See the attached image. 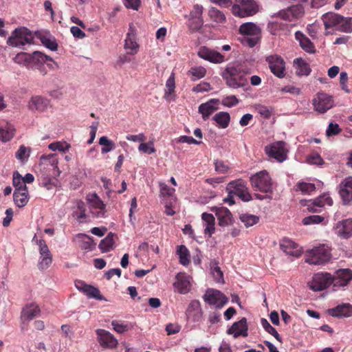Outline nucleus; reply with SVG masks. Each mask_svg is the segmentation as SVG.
I'll return each instance as SVG.
<instances>
[{
	"instance_id": "1",
	"label": "nucleus",
	"mask_w": 352,
	"mask_h": 352,
	"mask_svg": "<svg viewBox=\"0 0 352 352\" xmlns=\"http://www.w3.org/2000/svg\"><path fill=\"white\" fill-rule=\"evenodd\" d=\"M221 76L226 84L231 88L243 87L247 83L244 72L240 67L232 65H228L221 73Z\"/></svg>"
},
{
	"instance_id": "2",
	"label": "nucleus",
	"mask_w": 352,
	"mask_h": 352,
	"mask_svg": "<svg viewBox=\"0 0 352 352\" xmlns=\"http://www.w3.org/2000/svg\"><path fill=\"white\" fill-rule=\"evenodd\" d=\"M322 19L325 29L333 28L341 32H352V18H344L334 12H327L322 15Z\"/></svg>"
},
{
	"instance_id": "3",
	"label": "nucleus",
	"mask_w": 352,
	"mask_h": 352,
	"mask_svg": "<svg viewBox=\"0 0 352 352\" xmlns=\"http://www.w3.org/2000/svg\"><path fill=\"white\" fill-rule=\"evenodd\" d=\"M258 12V5L254 0H236L232 6V14L241 18L251 16Z\"/></svg>"
},
{
	"instance_id": "4",
	"label": "nucleus",
	"mask_w": 352,
	"mask_h": 352,
	"mask_svg": "<svg viewBox=\"0 0 352 352\" xmlns=\"http://www.w3.org/2000/svg\"><path fill=\"white\" fill-rule=\"evenodd\" d=\"M330 258L331 254L329 247L322 245L307 252L305 262L311 265H321L329 261Z\"/></svg>"
},
{
	"instance_id": "5",
	"label": "nucleus",
	"mask_w": 352,
	"mask_h": 352,
	"mask_svg": "<svg viewBox=\"0 0 352 352\" xmlns=\"http://www.w3.org/2000/svg\"><path fill=\"white\" fill-rule=\"evenodd\" d=\"M252 188L264 192H272V179L267 170H261L250 177Z\"/></svg>"
},
{
	"instance_id": "6",
	"label": "nucleus",
	"mask_w": 352,
	"mask_h": 352,
	"mask_svg": "<svg viewBox=\"0 0 352 352\" xmlns=\"http://www.w3.org/2000/svg\"><path fill=\"white\" fill-rule=\"evenodd\" d=\"M32 32L26 28L15 29L11 36L8 39V44L13 47H21L30 43L33 40Z\"/></svg>"
},
{
	"instance_id": "7",
	"label": "nucleus",
	"mask_w": 352,
	"mask_h": 352,
	"mask_svg": "<svg viewBox=\"0 0 352 352\" xmlns=\"http://www.w3.org/2000/svg\"><path fill=\"white\" fill-rule=\"evenodd\" d=\"M285 142L278 141L265 148L266 154L270 157L275 159L278 162H283L287 157V149L285 148Z\"/></svg>"
},
{
	"instance_id": "8",
	"label": "nucleus",
	"mask_w": 352,
	"mask_h": 352,
	"mask_svg": "<svg viewBox=\"0 0 352 352\" xmlns=\"http://www.w3.org/2000/svg\"><path fill=\"white\" fill-rule=\"evenodd\" d=\"M227 190L230 193L238 196L243 201H249L252 199L246 183L241 179L230 182L227 186Z\"/></svg>"
},
{
	"instance_id": "9",
	"label": "nucleus",
	"mask_w": 352,
	"mask_h": 352,
	"mask_svg": "<svg viewBox=\"0 0 352 352\" xmlns=\"http://www.w3.org/2000/svg\"><path fill=\"white\" fill-rule=\"evenodd\" d=\"M315 111L320 113H324L334 105L332 96L325 93H318L312 100Z\"/></svg>"
},
{
	"instance_id": "10",
	"label": "nucleus",
	"mask_w": 352,
	"mask_h": 352,
	"mask_svg": "<svg viewBox=\"0 0 352 352\" xmlns=\"http://www.w3.org/2000/svg\"><path fill=\"white\" fill-rule=\"evenodd\" d=\"M333 285L332 276L327 272L317 273L314 275L310 288L314 291H322Z\"/></svg>"
},
{
	"instance_id": "11",
	"label": "nucleus",
	"mask_w": 352,
	"mask_h": 352,
	"mask_svg": "<svg viewBox=\"0 0 352 352\" xmlns=\"http://www.w3.org/2000/svg\"><path fill=\"white\" fill-rule=\"evenodd\" d=\"M304 12L303 6L298 4L292 6L287 9L280 10L274 16L291 22L293 20L301 18L304 15Z\"/></svg>"
},
{
	"instance_id": "12",
	"label": "nucleus",
	"mask_w": 352,
	"mask_h": 352,
	"mask_svg": "<svg viewBox=\"0 0 352 352\" xmlns=\"http://www.w3.org/2000/svg\"><path fill=\"white\" fill-rule=\"evenodd\" d=\"M204 299L205 302L217 308H221L228 300V298L222 292L214 289H207Z\"/></svg>"
},
{
	"instance_id": "13",
	"label": "nucleus",
	"mask_w": 352,
	"mask_h": 352,
	"mask_svg": "<svg viewBox=\"0 0 352 352\" xmlns=\"http://www.w3.org/2000/svg\"><path fill=\"white\" fill-rule=\"evenodd\" d=\"M271 72L278 78L285 76V63L284 60L278 55H271L266 58Z\"/></svg>"
},
{
	"instance_id": "14",
	"label": "nucleus",
	"mask_w": 352,
	"mask_h": 352,
	"mask_svg": "<svg viewBox=\"0 0 352 352\" xmlns=\"http://www.w3.org/2000/svg\"><path fill=\"white\" fill-rule=\"evenodd\" d=\"M96 333L98 336V341L102 348L113 349L117 347L118 344V340L110 332L99 329L96 330Z\"/></svg>"
},
{
	"instance_id": "15",
	"label": "nucleus",
	"mask_w": 352,
	"mask_h": 352,
	"mask_svg": "<svg viewBox=\"0 0 352 352\" xmlns=\"http://www.w3.org/2000/svg\"><path fill=\"white\" fill-rule=\"evenodd\" d=\"M124 50L127 54L135 55L139 51L140 45L137 42L135 28L131 24L124 41Z\"/></svg>"
},
{
	"instance_id": "16",
	"label": "nucleus",
	"mask_w": 352,
	"mask_h": 352,
	"mask_svg": "<svg viewBox=\"0 0 352 352\" xmlns=\"http://www.w3.org/2000/svg\"><path fill=\"white\" fill-rule=\"evenodd\" d=\"M89 212L96 218L103 217L106 212L105 204L96 193L89 196Z\"/></svg>"
},
{
	"instance_id": "17",
	"label": "nucleus",
	"mask_w": 352,
	"mask_h": 352,
	"mask_svg": "<svg viewBox=\"0 0 352 352\" xmlns=\"http://www.w3.org/2000/svg\"><path fill=\"white\" fill-rule=\"evenodd\" d=\"M198 56L212 63H221L226 60L225 56L221 53L206 46L199 48Z\"/></svg>"
},
{
	"instance_id": "18",
	"label": "nucleus",
	"mask_w": 352,
	"mask_h": 352,
	"mask_svg": "<svg viewBox=\"0 0 352 352\" xmlns=\"http://www.w3.org/2000/svg\"><path fill=\"white\" fill-rule=\"evenodd\" d=\"M28 107L31 111L44 112L50 107V101L42 96H33L29 100Z\"/></svg>"
},
{
	"instance_id": "19",
	"label": "nucleus",
	"mask_w": 352,
	"mask_h": 352,
	"mask_svg": "<svg viewBox=\"0 0 352 352\" xmlns=\"http://www.w3.org/2000/svg\"><path fill=\"white\" fill-rule=\"evenodd\" d=\"M352 280V271L349 269H340L332 276L333 287H344Z\"/></svg>"
},
{
	"instance_id": "20",
	"label": "nucleus",
	"mask_w": 352,
	"mask_h": 352,
	"mask_svg": "<svg viewBox=\"0 0 352 352\" xmlns=\"http://www.w3.org/2000/svg\"><path fill=\"white\" fill-rule=\"evenodd\" d=\"M248 327L247 319L242 318L240 320L235 322L228 329L227 333L228 335H233L234 338L239 336L247 337L248 336Z\"/></svg>"
},
{
	"instance_id": "21",
	"label": "nucleus",
	"mask_w": 352,
	"mask_h": 352,
	"mask_svg": "<svg viewBox=\"0 0 352 352\" xmlns=\"http://www.w3.org/2000/svg\"><path fill=\"white\" fill-rule=\"evenodd\" d=\"M339 194L344 204L352 201V177L345 178L340 184Z\"/></svg>"
},
{
	"instance_id": "22",
	"label": "nucleus",
	"mask_w": 352,
	"mask_h": 352,
	"mask_svg": "<svg viewBox=\"0 0 352 352\" xmlns=\"http://www.w3.org/2000/svg\"><path fill=\"white\" fill-rule=\"evenodd\" d=\"M280 249L287 254L299 257L302 254V250L298 245L288 238H283L280 241Z\"/></svg>"
},
{
	"instance_id": "23",
	"label": "nucleus",
	"mask_w": 352,
	"mask_h": 352,
	"mask_svg": "<svg viewBox=\"0 0 352 352\" xmlns=\"http://www.w3.org/2000/svg\"><path fill=\"white\" fill-rule=\"evenodd\" d=\"M176 281L173 285L180 294H187L190 289V277L186 273L179 272L176 275Z\"/></svg>"
},
{
	"instance_id": "24",
	"label": "nucleus",
	"mask_w": 352,
	"mask_h": 352,
	"mask_svg": "<svg viewBox=\"0 0 352 352\" xmlns=\"http://www.w3.org/2000/svg\"><path fill=\"white\" fill-rule=\"evenodd\" d=\"M212 210L215 212L220 226H228L232 224V214L227 208H216Z\"/></svg>"
},
{
	"instance_id": "25",
	"label": "nucleus",
	"mask_w": 352,
	"mask_h": 352,
	"mask_svg": "<svg viewBox=\"0 0 352 352\" xmlns=\"http://www.w3.org/2000/svg\"><path fill=\"white\" fill-rule=\"evenodd\" d=\"M328 313L330 316L336 318H348L352 316V305L343 303L334 308L329 309Z\"/></svg>"
},
{
	"instance_id": "26",
	"label": "nucleus",
	"mask_w": 352,
	"mask_h": 352,
	"mask_svg": "<svg viewBox=\"0 0 352 352\" xmlns=\"http://www.w3.org/2000/svg\"><path fill=\"white\" fill-rule=\"evenodd\" d=\"M187 318L192 322H198L202 317V310L199 300H192L186 309Z\"/></svg>"
},
{
	"instance_id": "27",
	"label": "nucleus",
	"mask_w": 352,
	"mask_h": 352,
	"mask_svg": "<svg viewBox=\"0 0 352 352\" xmlns=\"http://www.w3.org/2000/svg\"><path fill=\"white\" fill-rule=\"evenodd\" d=\"M219 103L218 99H211L205 103H202L199 107V112L201 114L204 120H207L212 113L218 108L217 105Z\"/></svg>"
},
{
	"instance_id": "28",
	"label": "nucleus",
	"mask_w": 352,
	"mask_h": 352,
	"mask_svg": "<svg viewBox=\"0 0 352 352\" xmlns=\"http://www.w3.org/2000/svg\"><path fill=\"white\" fill-rule=\"evenodd\" d=\"M336 233L344 239H348L352 234V221L349 219H345L340 221L336 225Z\"/></svg>"
},
{
	"instance_id": "29",
	"label": "nucleus",
	"mask_w": 352,
	"mask_h": 352,
	"mask_svg": "<svg viewBox=\"0 0 352 352\" xmlns=\"http://www.w3.org/2000/svg\"><path fill=\"white\" fill-rule=\"evenodd\" d=\"M54 164H58V159L55 154H50L48 155H42L40 158V171L47 172L48 169H54ZM55 170H56L55 169Z\"/></svg>"
},
{
	"instance_id": "30",
	"label": "nucleus",
	"mask_w": 352,
	"mask_h": 352,
	"mask_svg": "<svg viewBox=\"0 0 352 352\" xmlns=\"http://www.w3.org/2000/svg\"><path fill=\"white\" fill-rule=\"evenodd\" d=\"M295 38L299 42L300 46L308 53H314L315 46L311 40L300 31L295 33Z\"/></svg>"
},
{
	"instance_id": "31",
	"label": "nucleus",
	"mask_w": 352,
	"mask_h": 352,
	"mask_svg": "<svg viewBox=\"0 0 352 352\" xmlns=\"http://www.w3.org/2000/svg\"><path fill=\"white\" fill-rule=\"evenodd\" d=\"M45 54L40 52L36 51L32 53L30 56L26 53L18 54L15 57V61L20 63L21 60H28V59H32L33 61L37 62L38 63H45Z\"/></svg>"
},
{
	"instance_id": "32",
	"label": "nucleus",
	"mask_w": 352,
	"mask_h": 352,
	"mask_svg": "<svg viewBox=\"0 0 352 352\" xmlns=\"http://www.w3.org/2000/svg\"><path fill=\"white\" fill-rule=\"evenodd\" d=\"M201 219L204 222V234H208V236H211L215 230V219L213 214L204 212L201 215Z\"/></svg>"
},
{
	"instance_id": "33",
	"label": "nucleus",
	"mask_w": 352,
	"mask_h": 352,
	"mask_svg": "<svg viewBox=\"0 0 352 352\" xmlns=\"http://www.w3.org/2000/svg\"><path fill=\"white\" fill-rule=\"evenodd\" d=\"M40 313L38 305L31 304L25 307L21 312V319L23 321H30Z\"/></svg>"
},
{
	"instance_id": "34",
	"label": "nucleus",
	"mask_w": 352,
	"mask_h": 352,
	"mask_svg": "<svg viewBox=\"0 0 352 352\" xmlns=\"http://www.w3.org/2000/svg\"><path fill=\"white\" fill-rule=\"evenodd\" d=\"M294 65L298 76H308L311 71L309 65L302 58H296Z\"/></svg>"
},
{
	"instance_id": "35",
	"label": "nucleus",
	"mask_w": 352,
	"mask_h": 352,
	"mask_svg": "<svg viewBox=\"0 0 352 352\" xmlns=\"http://www.w3.org/2000/svg\"><path fill=\"white\" fill-rule=\"evenodd\" d=\"M239 32L243 35L258 36L260 29L253 23H245L240 26Z\"/></svg>"
},
{
	"instance_id": "36",
	"label": "nucleus",
	"mask_w": 352,
	"mask_h": 352,
	"mask_svg": "<svg viewBox=\"0 0 352 352\" xmlns=\"http://www.w3.org/2000/svg\"><path fill=\"white\" fill-rule=\"evenodd\" d=\"M217 122L218 126L221 129H226L228 126L230 121V116L228 112L220 111L217 113L212 118Z\"/></svg>"
},
{
	"instance_id": "37",
	"label": "nucleus",
	"mask_w": 352,
	"mask_h": 352,
	"mask_svg": "<svg viewBox=\"0 0 352 352\" xmlns=\"http://www.w3.org/2000/svg\"><path fill=\"white\" fill-rule=\"evenodd\" d=\"M13 199L14 204L19 208L24 207L28 202L29 196H28V190L27 191H14L13 193Z\"/></svg>"
},
{
	"instance_id": "38",
	"label": "nucleus",
	"mask_w": 352,
	"mask_h": 352,
	"mask_svg": "<svg viewBox=\"0 0 352 352\" xmlns=\"http://www.w3.org/2000/svg\"><path fill=\"white\" fill-rule=\"evenodd\" d=\"M292 25L282 22L272 21L269 23L268 28L270 30L271 34L276 35L279 31L289 32Z\"/></svg>"
},
{
	"instance_id": "39",
	"label": "nucleus",
	"mask_w": 352,
	"mask_h": 352,
	"mask_svg": "<svg viewBox=\"0 0 352 352\" xmlns=\"http://www.w3.org/2000/svg\"><path fill=\"white\" fill-rule=\"evenodd\" d=\"M38 38L41 40V42L45 45L47 48L50 49L52 51H56L58 49V44L56 41V39L47 34H39Z\"/></svg>"
},
{
	"instance_id": "40",
	"label": "nucleus",
	"mask_w": 352,
	"mask_h": 352,
	"mask_svg": "<svg viewBox=\"0 0 352 352\" xmlns=\"http://www.w3.org/2000/svg\"><path fill=\"white\" fill-rule=\"evenodd\" d=\"M177 252L179 255V263L184 266L188 265L190 262V252L188 248L184 245H179Z\"/></svg>"
},
{
	"instance_id": "41",
	"label": "nucleus",
	"mask_w": 352,
	"mask_h": 352,
	"mask_svg": "<svg viewBox=\"0 0 352 352\" xmlns=\"http://www.w3.org/2000/svg\"><path fill=\"white\" fill-rule=\"evenodd\" d=\"M208 15L211 20L216 23H223L226 21L224 13L214 7H212L209 9Z\"/></svg>"
},
{
	"instance_id": "42",
	"label": "nucleus",
	"mask_w": 352,
	"mask_h": 352,
	"mask_svg": "<svg viewBox=\"0 0 352 352\" xmlns=\"http://www.w3.org/2000/svg\"><path fill=\"white\" fill-rule=\"evenodd\" d=\"M114 234L109 232L107 236L100 241L99 248L102 252H109L113 248L114 244Z\"/></svg>"
},
{
	"instance_id": "43",
	"label": "nucleus",
	"mask_w": 352,
	"mask_h": 352,
	"mask_svg": "<svg viewBox=\"0 0 352 352\" xmlns=\"http://www.w3.org/2000/svg\"><path fill=\"white\" fill-rule=\"evenodd\" d=\"M12 183L13 186L15 187L14 191L25 192L28 190V187L23 182L22 177L18 171H14L13 173Z\"/></svg>"
},
{
	"instance_id": "44",
	"label": "nucleus",
	"mask_w": 352,
	"mask_h": 352,
	"mask_svg": "<svg viewBox=\"0 0 352 352\" xmlns=\"http://www.w3.org/2000/svg\"><path fill=\"white\" fill-rule=\"evenodd\" d=\"M261 325L263 326V329L270 334L273 336L278 342H282V338L279 335V333L277 332L276 329L273 327L270 322L267 321L265 318H261Z\"/></svg>"
},
{
	"instance_id": "45",
	"label": "nucleus",
	"mask_w": 352,
	"mask_h": 352,
	"mask_svg": "<svg viewBox=\"0 0 352 352\" xmlns=\"http://www.w3.org/2000/svg\"><path fill=\"white\" fill-rule=\"evenodd\" d=\"M188 74L191 76V80L195 81L204 78L206 76V69L201 66L194 67L190 68Z\"/></svg>"
},
{
	"instance_id": "46",
	"label": "nucleus",
	"mask_w": 352,
	"mask_h": 352,
	"mask_svg": "<svg viewBox=\"0 0 352 352\" xmlns=\"http://www.w3.org/2000/svg\"><path fill=\"white\" fill-rule=\"evenodd\" d=\"M239 219L247 228L252 226L259 221V217L258 216L250 214H241Z\"/></svg>"
},
{
	"instance_id": "47",
	"label": "nucleus",
	"mask_w": 352,
	"mask_h": 352,
	"mask_svg": "<svg viewBox=\"0 0 352 352\" xmlns=\"http://www.w3.org/2000/svg\"><path fill=\"white\" fill-rule=\"evenodd\" d=\"M52 262V254L51 252L40 255V260L38 263V267L39 270H43L47 269Z\"/></svg>"
},
{
	"instance_id": "48",
	"label": "nucleus",
	"mask_w": 352,
	"mask_h": 352,
	"mask_svg": "<svg viewBox=\"0 0 352 352\" xmlns=\"http://www.w3.org/2000/svg\"><path fill=\"white\" fill-rule=\"evenodd\" d=\"M99 144L103 146L101 148L102 153H107L115 148L114 142L109 140L106 136L100 138Z\"/></svg>"
},
{
	"instance_id": "49",
	"label": "nucleus",
	"mask_w": 352,
	"mask_h": 352,
	"mask_svg": "<svg viewBox=\"0 0 352 352\" xmlns=\"http://www.w3.org/2000/svg\"><path fill=\"white\" fill-rule=\"evenodd\" d=\"M74 241L82 250L88 248V235L82 233L77 234L74 237Z\"/></svg>"
},
{
	"instance_id": "50",
	"label": "nucleus",
	"mask_w": 352,
	"mask_h": 352,
	"mask_svg": "<svg viewBox=\"0 0 352 352\" xmlns=\"http://www.w3.org/2000/svg\"><path fill=\"white\" fill-rule=\"evenodd\" d=\"M42 177V184L47 189H52L53 186H56L58 184V180H54L49 175L47 172H41Z\"/></svg>"
},
{
	"instance_id": "51",
	"label": "nucleus",
	"mask_w": 352,
	"mask_h": 352,
	"mask_svg": "<svg viewBox=\"0 0 352 352\" xmlns=\"http://www.w3.org/2000/svg\"><path fill=\"white\" fill-rule=\"evenodd\" d=\"M310 203L307 204V209L309 211L312 212H316L319 211L318 208H320L324 206L322 195L318 197L314 201H309Z\"/></svg>"
},
{
	"instance_id": "52",
	"label": "nucleus",
	"mask_w": 352,
	"mask_h": 352,
	"mask_svg": "<svg viewBox=\"0 0 352 352\" xmlns=\"http://www.w3.org/2000/svg\"><path fill=\"white\" fill-rule=\"evenodd\" d=\"M310 203L307 204V209L309 211L312 212H316L319 211L318 208H320L324 206L322 195L318 197L314 201H309Z\"/></svg>"
},
{
	"instance_id": "53",
	"label": "nucleus",
	"mask_w": 352,
	"mask_h": 352,
	"mask_svg": "<svg viewBox=\"0 0 352 352\" xmlns=\"http://www.w3.org/2000/svg\"><path fill=\"white\" fill-rule=\"evenodd\" d=\"M204 24L203 18H188V26L192 32L199 31Z\"/></svg>"
},
{
	"instance_id": "54",
	"label": "nucleus",
	"mask_w": 352,
	"mask_h": 352,
	"mask_svg": "<svg viewBox=\"0 0 352 352\" xmlns=\"http://www.w3.org/2000/svg\"><path fill=\"white\" fill-rule=\"evenodd\" d=\"M166 89L165 90L164 98H167L169 95L175 92V74L172 73L166 82Z\"/></svg>"
},
{
	"instance_id": "55",
	"label": "nucleus",
	"mask_w": 352,
	"mask_h": 352,
	"mask_svg": "<svg viewBox=\"0 0 352 352\" xmlns=\"http://www.w3.org/2000/svg\"><path fill=\"white\" fill-rule=\"evenodd\" d=\"M48 148L53 151L65 152L70 148V145L66 142H56L50 144Z\"/></svg>"
},
{
	"instance_id": "56",
	"label": "nucleus",
	"mask_w": 352,
	"mask_h": 352,
	"mask_svg": "<svg viewBox=\"0 0 352 352\" xmlns=\"http://www.w3.org/2000/svg\"><path fill=\"white\" fill-rule=\"evenodd\" d=\"M297 188L305 194H309L316 190V187L314 184L307 182H299L297 185Z\"/></svg>"
},
{
	"instance_id": "57",
	"label": "nucleus",
	"mask_w": 352,
	"mask_h": 352,
	"mask_svg": "<svg viewBox=\"0 0 352 352\" xmlns=\"http://www.w3.org/2000/svg\"><path fill=\"white\" fill-rule=\"evenodd\" d=\"M30 148H26L24 145L20 146L19 148L15 153V157L17 160L23 162L27 157H29Z\"/></svg>"
},
{
	"instance_id": "58",
	"label": "nucleus",
	"mask_w": 352,
	"mask_h": 352,
	"mask_svg": "<svg viewBox=\"0 0 352 352\" xmlns=\"http://www.w3.org/2000/svg\"><path fill=\"white\" fill-rule=\"evenodd\" d=\"M324 219V218L320 215H310L302 219V223L304 225L316 224L322 222Z\"/></svg>"
},
{
	"instance_id": "59",
	"label": "nucleus",
	"mask_w": 352,
	"mask_h": 352,
	"mask_svg": "<svg viewBox=\"0 0 352 352\" xmlns=\"http://www.w3.org/2000/svg\"><path fill=\"white\" fill-rule=\"evenodd\" d=\"M111 325L113 330L118 333H123L129 329V326L128 324L120 322L118 320H113L111 322Z\"/></svg>"
},
{
	"instance_id": "60",
	"label": "nucleus",
	"mask_w": 352,
	"mask_h": 352,
	"mask_svg": "<svg viewBox=\"0 0 352 352\" xmlns=\"http://www.w3.org/2000/svg\"><path fill=\"white\" fill-rule=\"evenodd\" d=\"M36 235L35 234L32 241H35L36 243L38 245V250L40 255H43L45 254H48L50 252V250L48 246L46 244V242L43 239H36Z\"/></svg>"
},
{
	"instance_id": "61",
	"label": "nucleus",
	"mask_w": 352,
	"mask_h": 352,
	"mask_svg": "<svg viewBox=\"0 0 352 352\" xmlns=\"http://www.w3.org/2000/svg\"><path fill=\"white\" fill-rule=\"evenodd\" d=\"M14 136V130L10 129H3L0 127V140L3 142H8Z\"/></svg>"
},
{
	"instance_id": "62",
	"label": "nucleus",
	"mask_w": 352,
	"mask_h": 352,
	"mask_svg": "<svg viewBox=\"0 0 352 352\" xmlns=\"http://www.w3.org/2000/svg\"><path fill=\"white\" fill-rule=\"evenodd\" d=\"M78 209L79 211H74L73 212V216L76 217L80 223H82V219L86 217L85 208H84L83 202L79 201L78 203Z\"/></svg>"
},
{
	"instance_id": "63",
	"label": "nucleus",
	"mask_w": 352,
	"mask_h": 352,
	"mask_svg": "<svg viewBox=\"0 0 352 352\" xmlns=\"http://www.w3.org/2000/svg\"><path fill=\"white\" fill-rule=\"evenodd\" d=\"M138 150L147 154H152L155 152V148L153 146V142H149L148 143H141L138 146Z\"/></svg>"
},
{
	"instance_id": "64",
	"label": "nucleus",
	"mask_w": 352,
	"mask_h": 352,
	"mask_svg": "<svg viewBox=\"0 0 352 352\" xmlns=\"http://www.w3.org/2000/svg\"><path fill=\"white\" fill-rule=\"evenodd\" d=\"M239 102L235 96H230L223 98L221 103L226 107H232L236 106Z\"/></svg>"
}]
</instances>
